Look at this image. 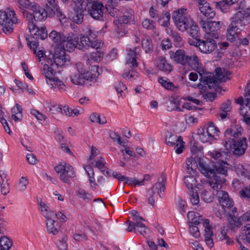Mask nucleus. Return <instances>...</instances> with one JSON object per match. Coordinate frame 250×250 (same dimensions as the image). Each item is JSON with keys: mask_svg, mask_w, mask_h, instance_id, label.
<instances>
[{"mask_svg": "<svg viewBox=\"0 0 250 250\" xmlns=\"http://www.w3.org/2000/svg\"><path fill=\"white\" fill-rule=\"evenodd\" d=\"M228 165L226 162L222 160L221 163L214 165L208 163L203 156L200 162L199 170L208 179L209 186L214 190L217 191L227 182L225 177L227 175Z\"/></svg>", "mask_w": 250, "mask_h": 250, "instance_id": "f257e3e1", "label": "nucleus"}, {"mask_svg": "<svg viewBox=\"0 0 250 250\" xmlns=\"http://www.w3.org/2000/svg\"><path fill=\"white\" fill-rule=\"evenodd\" d=\"M186 65L190 66L193 69L196 71L199 74L200 83L197 85L198 88L207 92V94H214L213 91H221V88L217 87L214 83L215 79L209 73H205L206 72L201 68L199 60L195 55H192L187 57Z\"/></svg>", "mask_w": 250, "mask_h": 250, "instance_id": "f03ea898", "label": "nucleus"}, {"mask_svg": "<svg viewBox=\"0 0 250 250\" xmlns=\"http://www.w3.org/2000/svg\"><path fill=\"white\" fill-rule=\"evenodd\" d=\"M70 61L69 57L66 55L65 50L60 47H56L54 53L50 54L46 58V63L43 66V73L45 77L51 80L57 72H60L59 68Z\"/></svg>", "mask_w": 250, "mask_h": 250, "instance_id": "7ed1b4c3", "label": "nucleus"}, {"mask_svg": "<svg viewBox=\"0 0 250 250\" xmlns=\"http://www.w3.org/2000/svg\"><path fill=\"white\" fill-rule=\"evenodd\" d=\"M242 128L238 127L236 129L230 128L225 132V143L226 146L229 145L232 150L233 154L236 157L243 155L247 148L246 138L236 141L235 139L241 135Z\"/></svg>", "mask_w": 250, "mask_h": 250, "instance_id": "20e7f679", "label": "nucleus"}, {"mask_svg": "<svg viewBox=\"0 0 250 250\" xmlns=\"http://www.w3.org/2000/svg\"><path fill=\"white\" fill-rule=\"evenodd\" d=\"M14 10L8 8L6 11L0 10V25L4 33H11L13 25L18 23V19Z\"/></svg>", "mask_w": 250, "mask_h": 250, "instance_id": "39448f33", "label": "nucleus"}, {"mask_svg": "<svg viewBox=\"0 0 250 250\" xmlns=\"http://www.w3.org/2000/svg\"><path fill=\"white\" fill-rule=\"evenodd\" d=\"M28 28L31 35L32 36L29 41V45L30 47L33 46H38L39 44L38 40H44L47 37V33L45 27H41L40 28L34 24L33 22L28 24Z\"/></svg>", "mask_w": 250, "mask_h": 250, "instance_id": "423d86ee", "label": "nucleus"}, {"mask_svg": "<svg viewBox=\"0 0 250 250\" xmlns=\"http://www.w3.org/2000/svg\"><path fill=\"white\" fill-rule=\"evenodd\" d=\"M172 18L177 27L182 32L186 31L192 22V20L184 14L183 9L174 12Z\"/></svg>", "mask_w": 250, "mask_h": 250, "instance_id": "0eeeda50", "label": "nucleus"}, {"mask_svg": "<svg viewBox=\"0 0 250 250\" xmlns=\"http://www.w3.org/2000/svg\"><path fill=\"white\" fill-rule=\"evenodd\" d=\"M185 101V99H183ZM182 99H179V97L176 95L172 96L169 101L167 103V109L168 111L176 110L177 111H183V110L179 107L181 104L182 108H186L189 110H195L197 108L195 106L192 105L189 103L183 102Z\"/></svg>", "mask_w": 250, "mask_h": 250, "instance_id": "6e6552de", "label": "nucleus"}, {"mask_svg": "<svg viewBox=\"0 0 250 250\" xmlns=\"http://www.w3.org/2000/svg\"><path fill=\"white\" fill-rule=\"evenodd\" d=\"M213 38L205 35L202 39L197 40L195 46L203 53H210L217 47L216 42Z\"/></svg>", "mask_w": 250, "mask_h": 250, "instance_id": "1a4fd4ad", "label": "nucleus"}, {"mask_svg": "<svg viewBox=\"0 0 250 250\" xmlns=\"http://www.w3.org/2000/svg\"><path fill=\"white\" fill-rule=\"evenodd\" d=\"M56 172L60 174V178L65 183H70L69 179L75 176L73 167L68 164H61L55 167Z\"/></svg>", "mask_w": 250, "mask_h": 250, "instance_id": "9d476101", "label": "nucleus"}, {"mask_svg": "<svg viewBox=\"0 0 250 250\" xmlns=\"http://www.w3.org/2000/svg\"><path fill=\"white\" fill-rule=\"evenodd\" d=\"M245 26L244 21L232 20L227 29V39L230 42H234L237 35L244 29Z\"/></svg>", "mask_w": 250, "mask_h": 250, "instance_id": "9b49d317", "label": "nucleus"}, {"mask_svg": "<svg viewBox=\"0 0 250 250\" xmlns=\"http://www.w3.org/2000/svg\"><path fill=\"white\" fill-rule=\"evenodd\" d=\"M96 35L90 29H88L80 38L81 46L86 48L91 47L96 50L100 48L101 42L95 40Z\"/></svg>", "mask_w": 250, "mask_h": 250, "instance_id": "f8f14e48", "label": "nucleus"}, {"mask_svg": "<svg viewBox=\"0 0 250 250\" xmlns=\"http://www.w3.org/2000/svg\"><path fill=\"white\" fill-rule=\"evenodd\" d=\"M215 75L216 77H214L213 75H212L210 73H208L209 75H211L212 76H213L214 79V83L216 84V85L217 86V87L221 88V91H213L212 93L217 94V93H222V92H227V90L226 89L223 88L221 86L219 85L218 82H220V83H225L228 80H229L230 78L229 77V76L230 75V71H227L224 68H221L220 67H218L215 69ZM205 73H208L206 72Z\"/></svg>", "mask_w": 250, "mask_h": 250, "instance_id": "ddd939ff", "label": "nucleus"}, {"mask_svg": "<svg viewBox=\"0 0 250 250\" xmlns=\"http://www.w3.org/2000/svg\"><path fill=\"white\" fill-rule=\"evenodd\" d=\"M166 182V178L163 177L162 178V181H159L155 183L154 186L150 189L148 191L149 196L148 197V202L152 206H154L155 203V192L159 195L160 197H161V194L162 192H164L166 187L165 183Z\"/></svg>", "mask_w": 250, "mask_h": 250, "instance_id": "4468645a", "label": "nucleus"}, {"mask_svg": "<svg viewBox=\"0 0 250 250\" xmlns=\"http://www.w3.org/2000/svg\"><path fill=\"white\" fill-rule=\"evenodd\" d=\"M166 143L168 146H174L176 153L180 154L183 152L185 143L181 136L178 137L170 133L169 136L166 138Z\"/></svg>", "mask_w": 250, "mask_h": 250, "instance_id": "2eb2a0df", "label": "nucleus"}, {"mask_svg": "<svg viewBox=\"0 0 250 250\" xmlns=\"http://www.w3.org/2000/svg\"><path fill=\"white\" fill-rule=\"evenodd\" d=\"M217 191V196L218 201L224 210L227 211V209L232 208H233V202L229 198L228 193L223 190L218 191V190Z\"/></svg>", "mask_w": 250, "mask_h": 250, "instance_id": "dca6fc26", "label": "nucleus"}, {"mask_svg": "<svg viewBox=\"0 0 250 250\" xmlns=\"http://www.w3.org/2000/svg\"><path fill=\"white\" fill-rule=\"evenodd\" d=\"M31 10L33 12L32 15L28 12L25 11V12L27 13V15L29 16L31 19L33 16L35 21H41L47 18L45 9L41 7L37 3H36L33 7L32 6Z\"/></svg>", "mask_w": 250, "mask_h": 250, "instance_id": "f3484780", "label": "nucleus"}, {"mask_svg": "<svg viewBox=\"0 0 250 250\" xmlns=\"http://www.w3.org/2000/svg\"><path fill=\"white\" fill-rule=\"evenodd\" d=\"M104 9V6L102 3L94 1L88 12L93 19L101 20L103 18Z\"/></svg>", "mask_w": 250, "mask_h": 250, "instance_id": "a211bd4d", "label": "nucleus"}, {"mask_svg": "<svg viewBox=\"0 0 250 250\" xmlns=\"http://www.w3.org/2000/svg\"><path fill=\"white\" fill-rule=\"evenodd\" d=\"M203 154L200 153V156L191 155L190 158H188L186 161L187 168L188 170V172L189 173H194V171L197 168L199 169L200 167V162H201Z\"/></svg>", "mask_w": 250, "mask_h": 250, "instance_id": "6ab92c4d", "label": "nucleus"}, {"mask_svg": "<svg viewBox=\"0 0 250 250\" xmlns=\"http://www.w3.org/2000/svg\"><path fill=\"white\" fill-rule=\"evenodd\" d=\"M79 38L77 37H65V39L62 42V44L61 48L69 52L71 51L76 47L79 46V48L81 49V45L79 44Z\"/></svg>", "mask_w": 250, "mask_h": 250, "instance_id": "aec40b11", "label": "nucleus"}, {"mask_svg": "<svg viewBox=\"0 0 250 250\" xmlns=\"http://www.w3.org/2000/svg\"><path fill=\"white\" fill-rule=\"evenodd\" d=\"M48 39L52 42V45L54 47L55 49L56 47H62V42L65 39V36L61 32L53 30L49 33Z\"/></svg>", "mask_w": 250, "mask_h": 250, "instance_id": "412c9836", "label": "nucleus"}, {"mask_svg": "<svg viewBox=\"0 0 250 250\" xmlns=\"http://www.w3.org/2000/svg\"><path fill=\"white\" fill-rule=\"evenodd\" d=\"M171 59L177 63L182 65H186L188 55H186L185 50L182 49L177 50L175 52L170 53Z\"/></svg>", "mask_w": 250, "mask_h": 250, "instance_id": "4be33fe9", "label": "nucleus"}, {"mask_svg": "<svg viewBox=\"0 0 250 250\" xmlns=\"http://www.w3.org/2000/svg\"><path fill=\"white\" fill-rule=\"evenodd\" d=\"M94 74H91V72H87L85 76L81 75V74L78 73V75L74 74L71 75V79L72 82L76 85H82L83 84L85 80L92 81L93 80V75Z\"/></svg>", "mask_w": 250, "mask_h": 250, "instance_id": "5701e85b", "label": "nucleus"}, {"mask_svg": "<svg viewBox=\"0 0 250 250\" xmlns=\"http://www.w3.org/2000/svg\"><path fill=\"white\" fill-rule=\"evenodd\" d=\"M228 213L229 216V222L231 225V227L232 228L240 227L242 225V223L241 218H238L237 217L238 214L236 208H233L231 210V212H229Z\"/></svg>", "mask_w": 250, "mask_h": 250, "instance_id": "b1692460", "label": "nucleus"}, {"mask_svg": "<svg viewBox=\"0 0 250 250\" xmlns=\"http://www.w3.org/2000/svg\"><path fill=\"white\" fill-rule=\"evenodd\" d=\"M15 86H14L13 88H11L12 89L13 92L21 93H29L31 94L32 93H35V92L33 91V90L29 88L27 85H23V83L17 80H15Z\"/></svg>", "mask_w": 250, "mask_h": 250, "instance_id": "393cba45", "label": "nucleus"}, {"mask_svg": "<svg viewBox=\"0 0 250 250\" xmlns=\"http://www.w3.org/2000/svg\"><path fill=\"white\" fill-rule=\"evenodd\" d=\"M46 225L48 233L53 235L58 233L60 227L58 222H56L54 219H48L46 221Z\"/></svg>", "mask_w": 250, "mask_h": 250, "instance_id": "a878e982", "label": "nucleus"}, {"mask_svg": "<svg viewBox=\"0 0 250 250\" xmlns=\"http://www.w3.org/2000/svg\"><path fill=\"white\" fill-rule=\"evenodd\" d=\"M74 10V14L72 17V20L77 24H81L83 21L84 10L80 6H76Z\"/></svg>", "mask_w": 250, "mask_h": 250, "instance_id": "bb28decb", "label": "nucleus"}, {"mask_svg": "<svg viewBox=\"0 0 250 250\" xmlns=\"http://www.w3.org/2000/svg\"><path fill=\"white\" fill-rule=\"evenodd\" d=\"M157 67L162 71L170 72L172 69V66L167 62L165 58L160 56L157 61Z\"/></svg>", "mask_w": 250, "mask_h": 250, "instance_id": "cd10ccee", "label": "nucleus"}, {"mask_svg": "<svg viewBox=\"0 0 250 250\" xmlns=\"http://www.w3.org/2000/svg\"><path fill=\"white\" fill-rule=\"evenodd\" d=\"M45 11L46 14V17H53L55 14L58 17H62V14L60 8L58 6H50L48 4H46V7L45 9Z\"/></svg>", "mask_w": 250, "mask_h": 250, "instance_id": "c85d7f7f", "label": "nucleus"}, {"mask_svg": "<svg viewBox=\"0 0 250 250\" xmlns=\"http://www.w3.org/2000/svg\"><path fill=\"white\" fill-rule=\"evenodd\" d=\"M205 5H202L199 7L201 13H203L208 19L213 18L215 15V12L212 10L208 3L205 2Z\"/></svg>", "mask_w": 250, "mask_h": 250, "instance_id": "c756f323", "label": "nucleus"}, {"mask_svg": "<svg viewBox=\"0 0 250 250\" xmlns=\"http://www.w3.org/2000/svg\"><path fill=\"white\" fill-rule=\"evenodd\" d=\"M249 16L248 10L242 8L238 11L232 18V20L244 21V19Z\"/></svg>", "mask_w": 250, "mask_h": 250, "instance_id": "7c9ffc66", "label": "nucleus"}, {"mask_svg": "<svg viewBox=\"0 0 250 250\" xmlns=\"http://www.w3.org/2000/svg\"><path fill=\"white\" fill-rule=\"evenodd\" d=\"M136 47L134 50H132L130 53L128 54V58L127 59L125 65L131 68H134L137 66V63L135 58L136 54Z\"/></svg>", "mask_w": 250, "mask_h": 250, "instance_id": "2f4dec72", "label": "nucleus"}, {"mask_svg": "<svg viewBox=\"0 0 250 250\" xmlns=\"http://www.w3.org/2000/svg\"><path fill=\"white\" fill-rule=\"evenodd\" d=\"M185 183L189 190L196 189V178L193 176H187L184 178Z\"/></svg>", "mask_w": 250, "mask_h": 250, "instance_id": "473e14b6", "label": "nucleus"}, {"mask_svg": "<svg viewBox=\"0 0 250 250\" xmlns=\"http://www.w3.org/2000/svg\"><path fill=\"white\" fill-rule=\"evenodd\" d=\"M12 245L11 240L5 236L0 238V250H9Z\"/></svg>", "mask_w": 250, "mask_h": 250, "instance_id": "72a5a7b5", "label": "nucleus"}, {"mask_svg": "<svg viewBox=\"0 0 250 250\" xmlns=\"http://www.w3.org/2000/svg\"><path fill=\"white\" fill-rule=\"evenodd\" d=\"M228 229L226 227H222L221 229L220 234L219 237L221 240H226V243L228 245H231L233 243V241L227 235Z\"/></svg>", "mask_w": 250, "mask_h": 250, "instance_id": "f704fd0d", "label": "nucleus"}, {"mask_svg": "<svg viewBox=\"0 0 250 250\" xmlns=\"http://www.w3.org/2000/svg\"><path fill=\"white\" fill-rule=\"evenodd\" d=\"M206 134H208V136L210 137L212 139L215 135H218L219 132L218 128L211 122L208 123V126L206 128Z\"/></svg>", "mask_w": 250, "mask_h": 250, "instance_id": "c9c22d12", "label": "nucleus"}, {"mask_svg": "<svg viewBox=\"0 0 250 250\" xmlns=\"http://www.w3.org/2000/svg\"><path fill=\"white\" fill-rule=\"evenodd\" d=\"M201 197L205 202L210 203L213 201L214 194L210 190L204 189L201 192Z\"/></svg>", "mask_w": 250, "mask_h": 250, "instance_id": "e433bc0d", "label": "nucleus"}, {"mask_svg": "<svg viewBox=\"0 0 250 250\" xmlns=\"http://www.w3.org/2000/svg\"><path fill=\"white\" fill-rule=\"evenodd\" d=\"M168 34L172 37L176 45H180L183 44V39L177 32L170 30L169 32H168Z\"/></svg>", "mask_w": 250, "mask_h": 250, "instance_id": "4c0bfd02", "label": "nucleus"}, {"mask_svg": "<svg viewBox=\"0 0 250 250\" xmlns=\"http://www.w3.org/2000/svg\"><path fill=\"white\" fill-rule=\"evenodd\" d=\"M210 156L212 158H213L214 159L218 160L216 164H218L221 163V160L223 161H225L223 159L226 157L225 152H221L216 150L210 152Z\"/></svg>", "mask_w": 250, "mask_h": 250, "instance_id": "58836bf2", "label": "nucleus"}, {"mask_svg": "<svg viewBox=\"0 0 250 250\" xmlns=\"http://www.w3.org/2000/svg\"><path fill=\"white\" fill-rule=\"evenodd\" d=\"M159 82L163 86L167 89L175 92L176 90L178 88V87L175 86L172 83L167 82L163 78H160Z\"/></svg>", "mask_w": 250, "mask_h": 250, "instance_id": "ea45409f", "label": "nucleus"}, {"mask_svg": "<svg viewBox=\"0 0 250 250\" xmlns=\"http://www.w3.org/2000/svg\"><path fill=\"white\" fill-rule=\"evenodd\" d=\"M189 27H190V35L197 42V40L200 39L198 26L192 22Z\"/></svg>", "mask_w": 250, "mask_h": 250, "instance_id": "a19ab883", "label": "nucleus"}, {"mask_svg": "<svg viewBox=\"0 0 250 250\" xmlns=\"http://www.w3.org/2000/svg\"><path fill=\"white\" fill-rule=\"evenodd\" d=\"M189 195L191 203L194 205H198L199 203V197L197 189L189 190Z\"/></svg>", "mask_w": 250, "mask_h": 250, "instance_id": "79ce46f5", "label": "nucleus"}, {"mask_svg": "<svg viewBox=\"0 0 250 250\" xmlns=\"http://www.w3.org/2000/svg\"><path fill=\"white\" fill-rule=\"evenodd\" d=\"M198 135L199 136V139L203 143L208 142L212 140L211 137L208 136V134H206V131H205L203 128L198 130Z\"/></svg>", "mask_w": 250, "mask_h": 250, "instance_id": "37998d69", "label": "nucleus"}, {"mask_svg": "<svg viewBox=\"0 0 250 250\" xmlns=\"http://www.w3.org/2000/svg\"><path fill=\"white\" fill-rule=\"evenodd\" d=\"M18 3L21 8H25L31 10L36 4L34 2H31L29 0H18Z\"/></svg>", "mask_w": 250, "mask_h": 250, "instance_id": "c03bdc74", "label": "nucleus"}, {"mask_svg": "<svg viewBox=\"0 0 250 250\" xmlns=\"http://www.w3.org/2000/svg\"><path fill=\"white\" fill-rule=\"evenodd\" d=\"M28 179L26 177H21L19 180L18 188L20 191H24L26 190L28 184Z\"/></svg>", "mask_w": 250, "mask_h": 250, "instance_id": "a18cd8bd", "label": "nucleus"}, {"mask_svg": "<svg viewBox=\"0 0 250 250\" xmlns=\"http://www.w3.org/2000/svg\"><path fill=\"white\" fill-rule=\"evenodd\" d=\"M142 45L146 52H148L153 48L151 40L148 38H145L142 41Z\"/></svg>", "mask_w": 250, "mask_h": 250, "instance_id": "49530a36", "label": "nucleus"}, {"mask_svg": "<svg viewBox=\"0 0 250 250\" xmlns=\"http://www.w3.org/2000/svg\"><path fill=\"white\" fill-rule=\"evenodd\" d=\"M85 171L89 177V183L91 184V187H93L92 183L94 184V185L96 184L94 183L95 178H94V172L93 169L90 166H87L84 168Z\"/></svg>", "mask_w": 250, "mask_h": 250, "instance_id": "de8ad7c7", "label": "nucleus"}, {"mask_svg": "<svg viewBox=\"0 0 250 250\" xmlns=\"http://www.w3.org/2000/svg\"><path fill=\"white\" fill-rule=\"evenodd\" d=\"M89 120L93 123H98L100 124H104L106 123V121L105 118L101 120L100 115L96 113H93L89 116Z\"/></svg>", "mask_w": 250, "mask_h": 250, "instance_id": "09e8293b", "label": "nucleus"}, {"mask_svg": "<svg viewBox=\"0 0 250 250\" xmlns=\"http://www.w3.org/2000/svg\"><path fill=\"white\" fill-rule=\"evenodd\" d=\"M76 195L85 201H89L91 198L89 197L90 194L85 190L82 188H79L76 191Z\"/></svg>", "mask_w": 250, "mask_h": 250, "instance_id": "8fccbe9b", "label": "nucleus"}, {"mask_svg": "<svg viewBox=\"0 0 250 250\" xmlns=\"http://www.w3.org/2000/svg\"><path fill=\"white\" fill-rule=\"evenodd\" d=\"M199 23L200 25L202 26V27L205 30L207 28V27H211L214 26H217V27H218L219 22L211 21H208L206 22L203 20H201L200 21Z\"/></svg>", "mask_w": 250, "mask_h": 250, "instance_id": "3c124183", "label": "nucleus"}, {"mask_svg": "<svg viewBox=\"0 0 250 250\" xmlns=\"http://www.w3.org/2000/svg\"><path fill=\"white\" fill-rule=\"evenodd\" d=\"M104 54V52L100 49L99 50L92 52L90 54V57L95 62H100L103 58Z\"/></svg>", "mask_w": 250, "mask_h": 250, "instance_id": "603ef678", "label": "nucleus"}, {"mask_svg": "<svg viewBox=\"0 0 250 250\" xmlns=\"http://www.w3.org/2000/svg\"><path fill=\"white\" fill-rule=\"evenodd\" d=\"M189 227V232L190 234L195 238H198L200 236L199 228L197 225L190 224L188 225Z\"/></svg>", "mask_w": 250, "mask_h": 250, "instance_id": "864d4df0", "label": "nucleus"}, {"mask_svg": "<svg viewBox=\"0 0 250 250\" xmlns=\"http://www.w3.org/2000/svg\"><path fill=\"white\" fill-rule=\"evenodd\" d=\"M76 68L78 73L81 74V75H85L87 72H90L87 69V67L81 62H78L76 63Z\"/></svg>", "mask_w": 250, "mask_h": 250, "instance_id": "5fc2aeb1", "label": "nucleus"}, {"mask_svg": "<svg viewBox=\"0 0 250 250\" xmlns=\"http://www.w3.org/2000/svg\"><path fill=\"white\" fill-rule=\"evenodd\" d=\"M216 26H214L211 27H207V28L205 29V32L206 33L205 35L208 37L217 38L218 35L216 32Z\"/></svg>", "mask_w": 250, "mask_h": 250, "instance_id": "6e6d98bb", "label": "nucleus"}, {"mask_svg": "<svg viewBox=\"0 0 250 250\" xmlns=\"http://www.w3.org/2000/svg\"><path fill=\"white\" fill-rule=\"evenodd\" d=\"M231 101L230 100H228L221 104L220 107V110L222 112H230L231 109Z\"/></svg>", "mask_w": 250, "mask_h": 250, "instance_id": "4d7b16f0", "label": "nucleus"}, {"mask_svg": "<svg viewBox=\"0 0 250 250\" xmlns=\"http://www.w3.org/2000/svg\"><path fill=\"white\" fill-rule=\"evenodd\" d=\"M236 102L241 105L245 104L248 105L250 104V95H245L244 100L242 97H240L236 100Z\"/></svg>", "mask_w": 250, "mask_h": 250, "instance_id": "13d9d810", "label": "nucleus"}, {"mask_svg": "<svg viewBox=\"0 0 250 250\" xmlns=\"http://www.w3.org/2000/svg\"><path fill=\"white\" fill-rule=\"evenodd\" d=\"M170 18V13L168 12H166L164 13H162L160 20H163L164 21L162 23V25L164 26H167L168 24L169 23V21Z\"/></svg>", "mask_w": 250, "mask_h": 250, "instance_id": "bf43d9fd", "label": "nucleus"}, {"mask_svg": "<svg viewBox=\"0 0 250 250\" xmlns=\"http://www.w3.org/2000/svg\"><path fill=\"white\" fill-rule=\"evenodd\" d=\"M143 26L147 29L152 30L155 27L154 23L152 21L146 19L142 22Z\"/></svg>", "mask_w": 250, "mask_h": 250, "instance_id": "052dcab7", "label": "nucleus"}, {"mask_svg": "<svg viewBox=\"0 0 250 250\" xmlns=\"http://www.w3.org/2000/svg\"><path fill=\"white\" fill-rule=\"evenodd\" d=\"M42 214L45 217L46 219V221H47L48 219L55 220V219L56 218V217H57V213H55L54 211L49 210L46 211V210H44V212Z\"/></svg>", "mask_w": 250, "mask_h": 250, "instance_id": "680f3d73", "label": "nucleus"}, {"mask_svg": "<svg viewBox=\"0 0 250 250\" xmlns=\"http://www.w3.org/2000/svg\"><path fill=\"white\" fill-rule=\"evenodd\" d=\"M202 148H198L197 144L194 143L193 146L191 147V152L192 155L200 156V154H203L202 151Z\"/></svg>", "mask_w": 250, "mask_h": 250, "instance_id": "e2e57ef3", "label": "nucleus"}, {"mask_svg": "<svg viewBox=\"0 0 250 250\" xmlns=\"http://www.w3.org/2000/svg\"><path fill=\"white\" fill-rule=\"evenodd\" d=\"M128 184V185L134 184L137 185H143V181H139L137 179L135 178H128L126 179V181L125 184Z\"/></svg>", "mask_w": 250, "mask_h": 250, "instance_id": "0e129e2a", "label": "nucleus"}, {"mask_svg": "<svg viewBox=\"0 0 250 250\" xmlns=\"http://www.w3.org/2000/svg\"><path fill=\"white\" fill-rule=\"evenodd\" d=\"M67 238L63 237L58 244V247L60 250H67V245L66 244Z\"/></svg>", "mask_w": 250, "mask_h": 250, "instance_id": "69168bd1", "label": "nucleus"}, {"mask_svg": "<svg viewBox=\"0 0 250 250\" xmlns=\"http://www.w3.org/2000/svg\"><path fill=\"white\" fill-rule=\"evenodd\" d=\"M203 221V219L202 218V216L200 215L199 213H197V215L193 219V221H190L188 222V225L192 224L194 225H198L202 223Z\"/></svg>", "mask_w": 250, "mask_h": 250, "instance_id": "338daca9", "label": "nucleus"}, {"mask_svg": "<svg viewBox=\"0 0 250 250\" xmlns=\"http://www.w3.org/2000/svg\"><path fill=\"white\" fill-rule=\"evenodd\" d=\"M31 114L36 117V118L39 120H44L46 119V117L44 115L35 109H32L31 110Z\"/></svg>", "mask_w": 250, "mask_h": 250, "instance_id": "774afa93", "label": "nucleus"}]
</instances>
